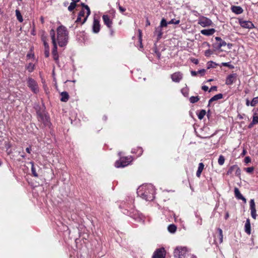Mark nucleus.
<instances>
[{
    "label": "nucleus",
    "mask_w": 258,
    "mask_h": 258,
    "mask_svg": "<svg viewBox=\"0 0 258 258\" xmlns=\"http://www.w3.org/2000/svg\"><path fill=\"white\" fill-rule=\"evenodd\" d=\"M258 103V97L254 98L250 102V105L252 106H255Z\"/></svg>",
    "instance_id": "72a5a7b5"
},
{
    "label": "nucleus",
    "mask_w": 258,
    "mask_h": 258,
    "mask_svg": "<svg viewBox=\"0 0 258 258\" xmlns=\"http://www.w3.org/2000/svg\"><path fill=\"white\" fill-rule=\"evenodd\" d=\"M219 242L221 243L223 242V234H219Z\"/></svg>",
    "instance_id": "3c124183"
},
{
    "label": "nucleus",
    "mask_w": 258,
    "mask_h": 258,
    "mask_svg": "<svg viewBox=\"0 0 258 258\" xmlns=\"http://www.w3.org/2000/svg\"><path fill=\"white\" fill-rule=\"evenodd\" d=\"M16 15L18 20L20 22H22L23 21V17H22V16L21 15V14L19 10H16Z\"/></svg>",
    "instance_id": "cd10ccee"
},
{
    "label": "nucleus",
    "mask_w": 258,
    "mask_h": 258,
    "mask_svg": "<svg viewBox=\"0 0 258 258\" xmlns=\"http://www.w3.org/2000/svg\"><path fill=\"white\" fill-rule=\"evenodd\" d=\"M43 44L44 45L45 49L49 48L48 44L46 42V40H44Z\"/></svg>",
    "instance_id": "8fccbe9b"
},
{
    "label": "nucleus",
    "mask_w": 258,
    "mask_h": 258,
    "mask_svg": "<svg viewBox=\"0 0 258 258\" xmlns=\"http://www.w3.org/2000/svg\"><path fill=\"white\" fill-rule=\"evenodd\" d=\"M206 71L205 69H202L198 71V74H200L201 76H203L205 74Z\"/></svg>",
    "instance_id": "49530a36"
},
{
    "label": "nucleus",
    "mask_w": 258,
    "mask_h": 258,
    "mask_svg": "<svg viewBox=\"0 0 258 258\" xmlns=\"http://www.w3.org/2000/svg\"><path fill=\"white\" fill-rule=\"evenodd\" d=\"M26 152H27L28 153H30L31 148H30V147H27V148L26 149Z\"/></svg>",
    "instance_id": "052dcab7"
},
{
    "label": "nucleus",
    "mask_w": 258,
    "mask_h": 258,
    "mask_svg": "<svg viewBox=\"0 0 258 258\" xmlns=\"http://www.w3.org/2000/svg\"><path fill=\"white\" fill-rule=\"evenodd\" d=\"M254 124H254V123H253V122L252 121V122H251V123L248 125V128H251V127L253 126V125Z\"/></svg>",
    "instance_id": "680f3d73"
},
{
    "label": "nucleus",
    "mask_w": 258,
    "mask_h": 258,
    "mask_svg": "<svg viewBox=\"0 0 258 258\" xmlns=\"http://www.w3.org/2000/svg\"><path fill=\"white\" fill-rule=\"evenodd\" d=\"M56 31L57 41L58 45L60 47L66 46L69 38L68 31L67 28L64 26L61 25L57 28Z\"/></svg>",
    "instance_id": "f03ea898"
},
{
    "label": "nucleus",
    "mask_w": 258,
    "mask_h": 258,
    "mask_svg": "<svg viewBox=\"0 0 258 258\" xmlns=\"http://www.w3.org/2000/svg\"><path fill=\"white\" fill-rule=\"evenodd\" d=\"M31 164H32L31 170H32V174L34 176L37 177L38 175H37V174L36 172V170L34 167V164L33 163H31Z\"/></svg>",
    "instance_id": "4c0bfd02"
},
{
    "label": "nucleus",
    "mask_w": 258,
    "mask_h": 258,
    "mask_svg": "<svg viewBox=\"0 0 258 258\" xmlns=\"http://www.w3.org/2000/svg\"><path fill=\"white\" fill-rule=\"evenodd\" d=\"M176 226L174 224H170L168 227V230L171 233H174L176 231Z\"/></svg>",
    "instance_id": "a878e982"
},
{
    "label": "nucleus",
    "mask_w": 258,
    "mask_h": 258,
    "mask_svg": "<svg viewBox=\"0 0 258 258\" xmlns=\"http://www.w3.org/2000/svg\"><path fill=\"white\" fill-rule=\"evenodd\" d=\"M44 54L45 57H48L49 55V48L45 49L44 51Z\"/></svg>",
    "instance_id": "a18cd8bd"
},
{
    "label": "nucleus",
    "mask_w": 258,
    "mask_h": 258,
    "mask_svg": "<svg viewBox=\"0 0 258 258\" xmlns=\"http://www.w3.org/2000/svg\"><path fill=\"white\" fill-rule=\"evenodd\" d=\"M37 119L38 121L44 126L48 127H50L51 122L50 121V117L47 114H38Z\"/></svg>",
    "instance_id": "39448f33"
},
{
    "label": "nucleus",
    "mask_w": 258,
    "mask_h": 258,
    "mask_svg": "<svg viewBox=\"0 0 258 258\" xmlns=\"http://www.w3.org/2000/svg\"><path fill=\"white\" fill-rule=\"evenodd\" d=\"M204 168V164L203 163H200L198 165V170L196 172V175L198 177H200Z\"/></svg>",
    "instance_id": "412c9836"
},
{
    "label": "nucleus",
    "mask_w": 258,
    "mask_h": 258,
    "mask_svg": "<svg viewBox=\"0 0 258 258\" xmlns=\"http://www.w3.org/2000/svg\"><path fill=\"white\" fill-rule=\"evenodd\" d=\"M250 161H251V159L249 156H247L245 158L244 162L245 163L247 164V163L250 162Z\"/></svg>",
    "instance_id": "c03bdc74"
},
{
    "label": "nucleus",
    "mask_w": 258,
    "mask_h": 258,
    "mask_svg": "<svg viewBox=\"0 0 258 258\" xmlns=\"http://www.w3.org/2000/svg\"><path fill=\"white\" fill-rule=\"evenodd\" d=\"M198 223H199V224L201 225V224H202V219H201V218H200V219H199V220H198Z\"/></svg>",
    "instance_id": "774afa93"
},
{
    "label": "nucleus",
    "mask_w": 258,
    "mask_h": 258,
    "mask_svg": "<svg viewBox=\"0 0 258 258\" xmlns=\"http://www.w3.org/2000/svg\"><path fill=\"white\" fill-rule=\"evenodd\" d=\"M118 8H119V11L121 13H123L125 11V9H124L122 7L120 6L119 4H118Z\"/></svg>",
    "instance_id": "09e8293b"
},
{
    "label": "nucleus",
    "mask_w": 258,
    "mask_h": 258,
    "mask_svg": "<svg viewBox=\"0 0 258 258\" xmlns=\"http://www.w3.org/2000/svg\"><path fill=\"white\" fill-rule=\"evenodd\" d=\"M245 170L247 173H251L254 170V168L253 167H247Z\"/></svg>",
    "instance_id": "ea45409f"
},
{
    "label": "nucleus",
    "mask_w": 258,
    "mask_h": 258,
    "mask_svg": "<svg viewBox=\"0 0 258 258\" xmlns=\"http://www.w3.org/2000/svg\"><path fill=\"white\" fill-rule=\"evenodd\" d=\"M208 89H209V88H208V86H203L202 87V89H203L204 91H208Z\"/></svg>",
    "instance_id": "5fc2aeb1"
},
{
    "label": "nucleus",
    "mask_w": 258,
    "mask_h": 258,
    "mask_svg": "<svg viewBox=\"0 0 258 258\" xmlns=\"http://www.w3.org/2000/svg\"><path fill=\"white\" fill-rule=\"evenodd\" d=\"M103 22L105 25L108 27H111L112 22L110 19L109 16L108 15H103L102 17Z\"/></svg>",
    "instance_id": "dca6fc26"
},
{
    "label": "nucleus",
    "mask_w": 258,
    "mask_h": 258,
    "mask_svg": "<svg viewBox=\"0 0 258 258\" xmlns=\"http://www.w3.org/2000/svg\"><path fill=\"white\" fill-rule=\"evenodd\" d=\"M197 115L199 119L201 120L204 118V117L206 115V114H197Z\"/></svg>",
    "instance_id": "de8ad7c7"
},
{
    "label": "nucleus",
    "mask_w": 258,
    "mask_h": 258,
    "mask_svg": "<svg viewBox=\"0 0 258 258\" xmlns=\"http://www.w3.org/2000/svg\"><path fill=\"white\" fill-rule=\"evenodd\" d=\"M50 34L51 38L52 39V43H56L55 38V31L53 29H51L50 30Z\"/></svg>",
    "instance_id": "c85d7f7f"
},
{
    "label": "nucleus",
    "mask_w": 258,
    "mask_h": 258,
    "mask_svg": "<svg viewBox=\"0 0 258 258\" xmlns=\"http://www.w3.org/2000/svg\"><path fill=\"white\" fill-rule=\"evenodd\" d=\"M224 162H225L224 157L222 155H220L219 157L218 161V164L220 165H223L224 163Z\"/></svg>",
    "instance_id": "c756f323"
},
{
    "label": "nucleus",
    "mask_w": 258,
    "mask_h": 258,
    "mask_svg": "<svg viewBox=\"0 0 258 258\" xmlns=\"http://www.w3.org/2000/svg\"><path fill=\"white\" fill-rule=\"evenodd\" d=\"M212 54V52L210 49L207 50L205 52V54L206 56H209Z\"/></svg>",
    "instance_id": "37998d69"
},
{
    "label": "nucleus",
    "mask_w": 258,
    "mask_h": 258,
    "mask_svg": "<svg viewBox=\"0 0 258 258\" xmlns=\"http://www.w3.org/2000/svg\"><path fill=\"white\" fill-rule=\"evenodd\" d=\"M139 39L140 40H141V36H142V31L141 30H139Z\"/></svg>",
    "instance_id": "13d9d810"
},
{
    "label": "nucleus",
    "mask_w": 258,
    "mask_h": 258,
    "mask_svg": "<svg viewBox=\"0 0 258 258\" xmlns=\"http://www.w3.org/2000/svg\"><path fill=\"white\" fill-rule=\"evenodd\" d=\"M34 65L33 63H29L27 67V69L29 72H32L34 70Z\"/></svg>",
    "instance_id": "f704fd0d"
},
{
    "label": "nucleus",
    "mask_w": 258,
    "mask_h": 258,
    "mask_svg": "<svg viewBox=\"0 0 258 258\" xmlns=\"http://www.w3.org/2000/svg\"><path fill=\"white\" fill-rule=\"evenodd\" d=\"M234 195L235 197L238 200H241L243 201L244 203H246V199L241 195L240 191L239 190L238 188L237 187H235L234 188Z\"/></svg>",
    "instance_id": "2eb2a0df"
},
{
    "label": "nucleus",
    "mask_w": 258,
    "mask_h": 258,
    "mask_svg": "<svg viewBox=\"0 0 258 258\" xmlns=\"http://www.w3.org/2000/svg\"><path fill=\"white\" fill-rule=\"evenodd\" d=\"M229 217V215L228 212H226L225 216V219L227 220Z\"/></svg>",
    "instance_id": "bf43d9fd"
},
{
    "label": "nucleus",
    "mask_w": 258,
    "mask_h": 258,
    "mask_svg": "<svg viewBox=\"0 0 258 258\" xmlns=\"http://www.w3.org/2000/svg\"><path fill=\"white\" fill-rule=\"evenodd\" d=\"M237 78V75L233 73L228 75L226 79L225 84L228 85H232L235 83Z\"/></svg>",
    "instance_id": "1a4fd4ad"
},
{
    "label": "nucleus",
    "mask_w": 258,
    "mask_h": 258,
    "mask_svg": "<svg viewBox=\"0 0 258 258\" xmlns=\"http://www.w3.org/2000/svg\"><path fill=\"white\" fill-rule=\"evenodd\" d=\"M240 26L244 28L252 29L254 28L253 23L249 21H244L242 19L239 20Z\"/></svg>",
    "instance_id": "f8f14e48"
},
{
    "label": "nucleus",
    "mask_w": 258,
    "mask_h": 258,
    "mask_svg": "<svg viewBox=\"0 0 258 258\" xmlns=\"http://www.w3.org/2000/svg\"><path fill=\"white\" fill-rule=\"evenodd\" d=\"M215 39L216 40V41H217L219 42L222 40V39L219 37H216Z\"/></svg>",
    "instance_id": "6e6d98bb"
},
{
    "label": "nucleus",
    "mask_w": 258,
    "mask_h": 258,
    "mask_svg": "<svg viewBox=\"0 0 258 258\" xmlns=\"http://www.w3.org/2000/svg\"><path fill=\"white\" fill-rule=\"evenodd\" d=\"M150 21H149L148 19H147L146 20V26H150Z\"/></svg>",
    "instance_id": "0e129e2a"
},
{
    "label": "nucleus",
    "mask_w": 258,
    "mask_h": 258,
    "mask_svg": "<svg viewBox=\"0 0 258 258\" xmlns=\"http://www.w3.org/2000/svg\"><path fill=\"white\" fill-rule=\"evenodd\" d=\"M168 24V23H167L166 20L164 18H163L161 21L159 27H161V28L167 27Z\"/></svg>",
    "instance_id": "2f4dec72"
},
{
    "label": "nucleus",
    "mask_w": 258,
    "mask_h": 258,
    "mask_svg": "<svg viewBox=\"0 0 258 258\" xmlns=\"http://www.w3.org/2000/svg\"><path fill=\"white\" fill-rule=\"evenodd\" d=\"M61 95V98L60 100L62 102H67L69 98V94L67 92H62L60 94Z\"/></svg>",
    "instance_id": "5701e85b"
},
{
    "label": "nucleus",
    "mask_w": 258,
    "mask_h": 258,
    "mask_svg": "<svg viewBox=\"0 0 258 258\" xmlns=\"http://www.w3.org/2000/svg\"><path fill=\"white\" fill-rule=\"evenodd\" d=\"M222 64L224 67H228L231 69L234 68V67L233 66L230 65L229 62H223Z\"/></svg>",
    "instance_id": "a19ab883"
},
{
    "label": "nucleus",
    "mask_w": 258,
    "mask_h": 258,
    "mask_svg": "<svg viewBox=\"0 0 258 258\" xmlns=\"http://www.w3.org/2000/svg\"><path fill=\"white\" fill-rule=\"evenodd\" d=\"M223 98V95L221 93L217 94L215 96H214L213 97H212L210 100H209V104H210L211 102L218 100L219 99H221Z\"/></svg>",
    "instance_id": "393cba45"
},
{
    "label": "nucleus",
    "mask_w": 258,
    "mask_h": 258,
    "mask_svg": "<svg viewBox=\"0 0 258 258\" xmlns=\"http://www.w3.org/2000/svg\"><path fill=\"white\" fill-rule=\"evenodd\" d=\"M191 74L192 75V76H196L197 74H198V72H196V71H191Z\"/></svg>",
    "instance_id": "4d7b16f0"
},
{
    "label": "nucleus",
    "mask_w": 258,
    "mask_h": 258,
    "mask_svg": "<svg viewBox=\"0 0 258 258\" xmlns=\"http://www.w3.org/2000/svg\"><path fill=\"white\" fill-rule=\"evenodd\" d=\"M245 232L248 235L251 233L250 223L249 219H247L244 225Z\"/></svg>",
    "instance_id": "6ab92c4d"
},
{
    "label": "nucleus",
    "mask_w": 258,
    "mask_h": 258,
    "mask_svg": "<svg viewBox=\"0 0 258 258\" xmlns=\"http://www.w3.org/2000/svg\"><path fill=\"white\" fill-rule=\"evenodd\" d=\"M246 151L245 149H244L242 151V155H244L246 154Z\"/></svg>",
    "instance_id": "338daca9"
},
{
    "label": "nucleus",
    "mask_w": 258,
    "mask_h": 258,
    "mask_svg": "<svg viewBox=\"0 0 258 258\" xmlns=\"http://www.w3.org/2000/svg\"><path fill=\"white\" fill-rule=\"evenodd\" d=\"M199 100V98L198 96H191L189 98V101L190 103H194L198 102Z\"/></svg>",
    "instance_id": "7c9ffc66"
},
{
    "label": "nucleus",
    "mask_w": 258,
    "mask_h": 258,
    "mask_svg": "<svg viewBox=\"0 0 258 258\" xmlns=\"http://www.w3.org/2000/svg\"><path fill=\"white\" fill-rule=\"evenodd\" d=\"M215 30L214 28H211L209 29H204L201 31V34L206 36H211L215 32Z\"/></svg>",
    "instance_id": "f3484780"
},
{
    "label": "nucleus",
    "mask_w": 258,
    "mask_h": 258,
    "mask_svg": "<svg viewBox=\"0 0 258 258\" xmlns=\"http://www.w3.org/2000/svg\"><path fill=\"white\" fill-rule=\"evenodd\" d=\"M198 24L203 27L213 25L212 21L206 17H202L199 20Z\"/></svg>",
    "instance_id": "0eeeda50"
},
{
    "label": "nucleus",
    "mask_w": 258,
    "mask_h": 258,
    "mask_svg": "<svg viewBox=\"0 0 258 258\" xmlns=\"http://www.w3.org/2000/svg\"><path fill=\"white\" fill-rule=\"evenodd\" d=\"M100 25L98 20L94 18L93 25V31L95 33H97L99 32Z\"/></svg>",
    "instance_id": "4468645a"
},
{
    "label": "nucleus",
    "mask_w": 258,
    "mask_h": 258,
    "mask_svg": "<svg viewBox=\"0 0 258 258\" xmlns=\"http://www.w3.org/2000/svg\"><path fill=\"white\" fill-rule=\"evenodd\" d=\"M216 90H217V87L213 86L210 88L209 92H211L212 91H216Z\"/></svg>",
    "instance_id": "864d4df0"
},
{
    "label": "nucleus",
    "mask_w": 258,
    "mask_h": 258,
    "mask_svg": "<svg viewBox=\"0 0 258 258\" xmlns=\"http://www.w3.org/2000/svg\"><path fill=\"white\" fill-rule=\"evenodd\" d=\"M171 78L174 82H179L182 79V74L179 72H175L171 75Z\"/></svg>",
    "instance_id": "ddd939ff"
},
{
    "label": "nucleus",
    "mask_w": 258,
    "mask_h": 258,
    "mask_svg": "<svg viewBox=\"0 0 258 258\" xmlns=\"http://www.w3.org/2000/svg\"><path fill=\"white\" fill-rule=\"evenodd\" d=\"M76 4L72 2L68 7V10L72 12L76 8Z\"/></svg>",
    "instance_id": "473e14b6"
},
{
    "label": "nucleus",
    "mask_w": 258,
    "mask_h": 258,
    "mask_svg": "<svg viewBox=\"0 0 258 258\" xmlns=\"http://www.w3.org/2000/svg\"><path fill=\"white\" fill-rule=\"evenodd\" d=\"M82 6L85 8L87 10V16L84 19L83 21L82 22V24H84L87 20L88 17L90 14V10L89 8V7L87 5H85L84 4H82Z\"/></svg>",
    "instance_id": "b1692460"
},
{
    "label": "nucleus",
    "mask_w": 258,
    "mask_h": 258,
    "mask_svg": "<svg viewBox=\"0 0 258 258\" xmlns=\"http://www.w3.org/2000/svg\"><path fill=\"white\" fill-rule=\"evenodd\" d=\"M53 45V48L52 49V54L53 56L54 59L57 61L58 59V55L57 51V44L56 43H52Z\"/></svg>",
    "instance_id": "a211bd4d"
},
{
    "label": "nucleus",
    "mask_w": 258,
    "mask_h": 258,
    "mask_svg": "<svg viewBox=\"0 0 258 258\" xmlns=\"http://www.w3.org/2000/svg\"><path fill=\"white\" fill-rule=\"evenodd\" d=\"M133 158L131 156L121 157L119 160L115 162V166L116 168L124 167L131 163Z\"/></svg>",
    "instance_id": "20e7f679"
},
{
    "label": "nucleus",
    "mask_w": 258,
    "mask_h": 258,
    "mask_svg": "<svg viewBox=\"0 0 258 258\" xmlns=\"http://www.w3.org/2000/svg\"><path fill=\"white\" fill-rule=\"evenodd\" d=\"M212 63H213V61H210L208 62V69H210L211 68H212V67H214L213 66H212Z\"/></svg>",
    "instance_id": "603ef678"
},
{
    "label": "nucleus",
    "mask_w": 258,
    "mask_h": 258,
    "mask_svg": "<svg viewBox=\"0 0 258 258\" xmlns=\"http://www.w3.org/2000/svg\"><path fill=\"white\" fill-rule=\"evenodd\" d=\"M250 210L251 212V216L254 219L256 218V211L255 209V205L253 199H251L249 202Z\"/></svg>",
    "instance_id": "9d476101"
},
{
    "label": "nucleus",
    "mask_w": 258,
    "mask_h": 258,
    "mask_svg": "<svg viewBox=\"0 0 258 258\" xmlns=\"http://www.w3.org/2000/svg\"><path fill=\"white\" fill-rule=\"evenodd\" d=\"M256 114H255V115L253 116V118L252 121L253 122V123L256 124L258 123V114L256 115Z\"/></svg>",
    "instance_id": "e433bc0d"
},
{
    "label": "nucleus",
    "mask_w": 258,
    "mask_h": 258,
    "mask_svg": "<svg viewBox=\"0 0 258 258\" xmlns=\"http://www.w3.org/2000/svg\"><path fill=\"white\" fill-rule=\"evenodd\" d=\"M154 34L155 35H157V39L159 40L162 37V36L163 34L162 28H161V27H159V26L158 27H156L155 28Z\"/></svg>",
    "instance_id": "aec40b11"
},
{
    "label": "nucleus",
    "mask_w": 258,
    "mask_h": 258,
    "mask_svg": "<svg viewBox=\"0 0 258 258\" xmlns=\"http://www.w3.org/2000/svg\"><path fill=\"white\" fill-rule=\"evenodd\" d=\"M192 62H193L194 63H195V64H198V62H199V61H198V59H194L193 60Z\"/></svg>",
    "instance_id": "e2e57ef3"
},
{
    "label": "nucleus",
    "mask_w": 258,
    "mask_h": 258,
    "mask_svg": "<svg viewBox=\"0 0 258 258\" xmlns=\"http://www.w3.org/2000/svg\"><path fill=\"white\" fill-rule=\"evenodd\" d=\"M137 151L138 152V154L137 156H140L142 154L143 149L142 148L138 147V148H137Z\"/></svg>",
    "instance_id": "79ce46f5"
},
{
    "label": "nucleus",
    "mask_w": 258,
    "mask_h": 258,
    "mask_svg": "<svg viewBox=\"0 0 258 258\" xmlns=\"http://www.w3.org/2000/svg\"><path fill=\"white\" fill-rule=\"evenodd\" d=\"M165 251L164 248L157 249L154 253L153 258H165Z\"/></svg>",
    "instance_id": "9b49d317"
},
{
    "label": "nucleus",
    "mask_w": 258,
    "mask_h": 258,
    "mask_svg": "<svg viewBox=\"0 0 258 258\" xmlns=\"http://www.w3.org/2000/svg\"><path fill=\"white\" fill-rule=\"evenodd\" d=\"M232 11L236 14H240L243 12L242 9L239 6H233L231 8Z\"/></svg>",
    "instance_id": "4be33fe9"
},
{
    "label": "nucleus",
    "mask_w": 258,
    "mask_h": 258,
    "mask_svg": "<svg viewBox=\"0 0 258 258\" xmlns=\"http://www.w3.org/2000/svg\"><path fill=\"white\" fill-rule=\"evenodd\" d=\"M137 193L143 199L151 201L155 198V189L151 184H143L138 188Z\"/></svg>",
    "instance_id": "f257e3e1"
},
{
    "label": "nucleus",
    "mask_w": 258,
    "mask_h": 258,
    "mask_svg": "<svg viewBox=\"0 0 258 258\" xmlns=\"http://www.w3.org/2000/svg\"><path fill=\"white\" fill-rule=\"evenodd\" d=\"M188 252L186 247L178 246L174 250V256L175 258H186Z\"/></svg>",
    "instance_id": "7ed1b4c3"
},
{
    "label": "nucleus",
    "mask_w": 258,
    "mask_h": 258,
    "mask_svg": "<svg viewBox=\"0 0 258 258\" xmlns=\"http://www.w3.org/2000/svg\"><path fill=\"white\" fill-rule=\"evenodd\" d=\"M180 22V21L179 20H175V19H172L171 21H170L168 23L169 24H178Z\"/></svg>",
    "instance_id": "58836bf2"
},
{
    "label": "nucleus",
    "mask_w": 258,
    "mask_h": 258,
    "mask_svg": "<svg viewBox=\"0 0 258 258\" xmlns=\"http://www.w3.org/2000/svg\"><path fill=\"white\" fill-rule=\"evenodd\" d=\"M234 172L237 176H239L241 174V170L237 165L231 166L228 170L227 174L231 175Z\"/></svg>",
    "instance_id": "423d86ee"
},
{
    "label": "nucleus",
    "mask_w": 258,
    "mask_h": 258,
    "mask_svg": "<svg viewBox=\"0 0 258 258\" xmlns=\"http://www.w3.org/2000/svg\"><path fill=\"white\" fill-rule=\"evenodd\" d=\"M227 44L226 42L224 41V40H222L221 42H220L219 43L217 44V47L218 48H220L221 47H222V46H226Z\"/></svg>",
    "instance_id": "c9c22d12"
},
{
    "label": "nucleus",
    "mask_w": 258,
    "mask_h": 258,
    "mask_svg": "<svg viewBox=\"0 0 258 258\" xmlns=\"http://www.w3.org/2000/svg\"><path fill=\"white\" fill-rule=\"evenodd\" d=\"M218 232H219V234H223V232H222V229H220V228H218Z\"/></svg>",
    "instance_id": "69168bd1"
},
{
    "label": "nucleus",
    "mask_w": 258,
    "mask_h": 258,
    "mask_svg": "<svg viewBox=\"0 0 258 258\" xmlns=\"http://www.w3.org/2000/svg\"><path fill=\"white\" fill-rule=\"evenodd\" d=\"M84 15H85V12L84 10H82L81 11H80L79 13V15H78V18L76 21V23H79V22L82 23V22H81V19H82V18L84 16Z\"/></svg>",
    "instance_id": "bb28decb"
},
{
    "label": "nucleus",
    "mask_w": 258,
    "mask_h": 258,
    "mask_svg": "<svg viewBox=\"0 0 258 258\" xmlns=\"http://www.w3.org/2000/svg\"><path fill=\"white\" fill-rule=\"evenodd\" d=\"M28 86L31 90L36 93L38 91V87L36 81L32 78H29L28 80Z\"/></svg>",
    "instance_id": "6e6552de"
}]
</instances>
